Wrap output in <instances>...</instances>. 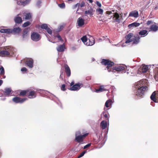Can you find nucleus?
I'll return each mask as SVG.
<instances>
[{
    "mask_svg": "<svg viewBox=\"0 0 158 158\" xmlns=\"http://www.w3.org/2000/svg\"><path fill=\"white\" fill-rule=\"evenodd\" d=\"M126 70L127 71V73L128 74L130 73V75L131 76H134L136 75L137 72H138L136 70H134L133 68L128 67H127Z\"/></svg>",
    "mask_w": 158,
    "mask_h": 158,
    "instance_id": "0eeeda50",
    "label": "nucleus"
},
{
    "mask_svg": "<svg viewBox=\"0 0 158 158\" xmlns=\"http://www.w3.org/2000/svg\"><path fill=\"white\" fill-rule=\"evenodd\" d=\"M17 4L19 5L22 6H24L23 1L22 0H19L17 1Z\"/></svg>",
    "mask_w": 158,
    "mask_h": 158,
    "instance_id": "e433bc0d",
    "label": "nucleus"
},
{
    "mask_svg": "<svg viewBox=\"0 0 158 158\" xmlns=\"http://www.w3.org/2000/svg\"><path fill=\"white\" fill-rule=\"evenodd\" d=\"M91 145V143H89V144H88L86 145H85V146H84V147L83 149H85L89 147H90V146Z\"/></svg>",
    "mask_w": 158,
    "mask_h": 158,
    "instance_id": "09e8293b",
    "label": "nucleus"
},
{
    "mask_svg": "<svg viewBox=\"0 0 158 158\" xmlns=\"http://www.w3.org/2000/svg\"><path fill=\"white\" fill-rule=\"evenodd\" d=\"M81 135V132L80 131H77L76 132L75 134V137L77 136L78 135Z\"/></svg>",
    "mask_w": 158,
    "mask_h": 158,
    "instance_id": "603ef678",
    "label": "nucleus"
},
{
    "mask_svg": "<svg viewBox=\"0 0 158 158\" xmlns=\"http://www.w3.org/2000/svg\"><path fill=\"white\" fill-rule=\"evenodd\" d=\"M5 98H1V100H4L5 99Z\"/></svg>",
    "mask_w": 158,
    "mask_h": 158,
    "instance_id": "338daca9",
    "label": "nucleus"
},
{
    "mask_svg": "<svg viewBox=\"0 0 158 158\" xmlns=\"http://www.w3.org/2000/svg\"><path fill=\"white\" fill-rule=\"evenodd\" d=\"M65 85L64 84L62 85L61 87V89L63 91H65Z\"/></svg>",
    "mask_w": 158,
    "mask_h": 158,
    "instance_id": "8fccbe9b",
    "label": "nucleus"
},
{
    "mask_svg": "<svg viewBox=\"0 0 158 158\" xmlns=\"http://www.w3.org/2000/svg\"><path fill=\"white\" fill-rule=\"evenodd\" d=\"M148 69V65H143L142 67L139 70L140 72L145 73L146 72Z\"/></svg>",
    "mask_w": 158,
    "mask_h": 158,
    "instance_id": "6ab92c4d",
    "label": "nucleus"
},
{
    "mask_svg": "<svg viewBox=\"0 0 158 158\" xmlns=\"http://www.w3.org/2000/svg\"><path fill=\"white\" fill-rule=\"evenodd\" d=\"M65 71L68 77H69L71 75V71L70 69L69 66L66 64L64 65Z\"/></svg>",
    "mask_w": 158,
    "mask_h": 158,
    "instance_id": "a211bd4d",
    "label": "nucleus"
},
{
    "mask_svg": "<svg viewBox=\"0 0 158 158\" xmlns=\"http://www.w3.org/2000/svg\"><path fill=\"white\" fill-rule=\"evenodd\" d=\"M146 80H141L135 84V88L137 89L135 91V94L138 97H141L148 89L145 86Z\"/></svg>",
    "mask_w": 158,
    "mask_h": 158,
    "instance_id": "f03ea898",
    "label": "nucleus"
},
{
    "mask_svg": "<svg viewBox=\"0 0 158 158\" xmlns=\"http://www.w3.org/2000/svg\"><path fill=\"white\" fill-rule=\"evenodd\" d=\"M77 26L79 27H82L85 24V20L82 17L79 18L77 21Z\"/></svg>",
    "mask_w": 158,
    "mask_h": 158,
    "instance_id": "9d476101",
    "label": "nucleus"
},
{
    "mask_svg": "<svg viewBox=\"0 0 158 158\" xmlns=\"http://www.w3.org/2000/svg\"><path fill=\"white\" fill-rule=\"evenodd\" d=\"M19 14H18L17 16H16L14 19L15 22L16 23H22V19L21 17L18 16Z\"/></svg>",
    "mask_w": 158,
    "mask_h": 158,
    "instance_id": "a878e982",
    "label": "nucleus"
},
{
    "mask_svg": "<svg viewBox=\"0 0 158 158\" xmlns=\"http://www.w3.org/2000/svg\"><path fill=\"white\" fill-rule=\"evenodd\" d=\"M80 6V3H77L75 5L73 6V9H74L78 7L79 8V6Z\"/></svg>",
    "mask_w": 158,
    "mask_h": 158,
    "instance_id": "de8ad7c7",
    "label": "nucleus"
},
{
    "mask_svg": "<svg viewBox=\"0 0 158 158\" xmlns=\"http://www.w3.org/2000/svg\"><path fill=\"white\" fill-rule=\"evenodd\" d=\"M139 15L138 12L136 10H134L131 12L129 15V17H132L135 18L138 17Z\"/></svg>",
    "mask_w": 158,
    "mask_h": 158,
    "instance_id": "dca6fc26",
    "label": "nucleus"
},
{
    "mask_svg": "<svg viewBox=\"0 0 158 158\" xmlns=\"http://www.w3.org/2000/svg\"><path fill=\"white\" fill-rule=\"evenodd\" d=\"M114 17L113 18L114 22H116L118 23L120 22V19H119V15L118 14L116 13L114 14L113 15Z\"/></svg>",
    "mask_w": 158,
    "mask_h": 158,
    "instance_id": "aec40b11",
    "label": "nucleus"
},
{
    "mask_svg": "<svg viewBox=\"0 0 158 158\" xmlns=\"http://www.w3.org/2000/svg\"><path fill=\"white\" fill-rule=\"evenodd\" d=\"M41 3V2L40 1H38L37 3V5L39 6Z\"/></svg>",
    "mask_w": 158,
    "mask_h": 158,
    "instance_id": "bf43d9fd",
    "label": "nucleus"
},
{
    "mask_svg": "<svg viewBox=\"0 0 158 158\" xmlns=\"http://www.w3.org/2000/svg\"><path fill=\"white\" fill-rule=\"evenodd\" d=\"M26 63L30 68H32L33 67V61L32 59L27 60L26 62Z\"/></svg>",
    "mask_w": 158,
    "mask_h": 158,
    "instance_id": "f3484780",
    "label": "nucleus"
},
{
    "mask_svg": "<svg viewBox=\"0 0 158 158\" xmlns=\"http://www.w3.org/2000/svg\"><path fill=\"white\" fill-rule=\"evenodd\" d=\"M95 43V41L94 38L92 37H90L88 39V41L85 44V45L89 46H92Z\"/></svg>",
    "mask_w": 158,
    "mask_h": 158,
    "instance_id": "9b49d317",
    "label": "nucleus"
},
{
    "mask_svg": "<svg viewBox=\"0 0 158 158\" xmlns=\"http://www.w3.org/2000/svg\"><path fill=\"white\" fill-rule=\"evenodd\" d=\"M31 23L29 21H27L26 22L24 23L23 24V27H26L30 25Z\"/></svg>",
    "mask_w": 158,
    "mask_h": 158,
    "instance_id": "58836bf2",
    "label": "nucleus"
},
{
    "mask_svg": "<svg viewBox=\"0 0 158 158\" xmlns=\"http://www.w3.org/2000/svg\"><path fill=\"white\" fill-rule=\"evenodd\" d=\"M31 39L33 41L37 42L40 40L41 37L38 33L36 32H33L31 35Z\"/></svg>",
    "mask_w": 158,
    "mask_h": 158,
    "instance_id": "20e7f679",
    "label": "nucleus"
},
{
    "mask_svg": "<svg viewBox=\"0 0 158 158\" xmlns=\"http://www.w3.org/2000/svg\"><path fill=\"white\" fill-rule=\"evenodd\" d=\"M88 1H89V2L90 3H91L92 2H93V0H87Z\"/></svg>",
    "mask_w": 158,
    "mask_h": 158,
    "instance_id": "0e129e2a",
    "label": "nucleus"
},
{
    "mask_svg": "<svg viewBox=\"0 0 158 158\" xmlns=\"http://www.w3.org/2000/svg\"><path fill=\"white\" fill-rule=\"evenodd\" d=\"M150 29L151 31L155 32L158 30V27L157 25L153 24L151 26Z\"/></svg>",
    "mask_w": 158,
    "mask_h": 158,
    "instance_id": "c85d7f7f",
    "label": "nucleus"
},
{
    "mask_svg": "<svg viewBox=\"0 0 158 158\" xmlns=\"http://www.w3.org/2000/svg\"><path fill=\"white\" fill-rule=\"evenodd\" d=\"M140 23L136 22H134L131 24H129L128 25V27L129 28H131L134 27H136L139 26Z\"/></svg>",
    "mask_w": 158,
    "mask_h": 158,
    "instance_id": "4be33fe9",
    "label": "nucleus"
},
{
    "mask_svg": "<svg viewBox=\"0 0 158 158\" xmlns=\"http://www.w3.org/2000/svg\"><path fill=\"white\" fill-rule=\"evenodd\" d=\"M59 6H60V7L62 8H64L65 7V5L64 3L59 4Z\"/></svg>",
    "mask_w": 158,
    "mask_h": 158,
    "instance_id": "a18cd8bd",
    "label": "nucleus"
},
{
    "mask_svg": "<svg viewBox=\"0 0 158 158\" xmlns=\"http://www.w3.org/2000/svg\"><path fill=\"white\" fill-rule=\"evenodd\" d=\"M31 0H26L23 1L24 6L28 4L30 2Z\"/></svg>",
    "mask_w": 158,
    "mask_h": 158,
    "instance_id": "37998d69",
    "label": "nucleus"
},
{
    "mask_svg": "<svg viewBox=\"0 0 158 158\" xmlns=\"http://www.w3.org/2000/svg\"><path fill=\"white\" fill-rule=\"evenodd\" d=\"M74 84V82H72L71 83V86H72V85H73V84Z\"/></svg>",
    "mask_w": 158,
    "mask_h": 158,
    "instance_id": "69168bd1",
    "label": "nucleus"
},
{
    "mask_svg": "<svg viewBox=\"0 0 158 158\" xmlns=\"http://www.w3.org/2000/svg\"><path fill=\"white\" fill-rule=\"evenodd\" d=\"M153 23L152 21L151 20L148 21L147 22V25H149L151 23Z\"/></svg>",
    "mask_w": 158,
    "mask_h": 158,
    "instance_id": "4d7b16f0",
    "label": "nucleus"
},
{
    "mask_svg": "<svg viewBox=\"0 0 158 158\" xmlns=\"http://www.w3.org/2000/svg\"><path fill=\"white\" fill-rule=\"evenodd\" d=\"M96 4L99 7H101V4L98 1H97Z\"/></svg>",
    "mask_w": 158,
    "mask_h": 158,
    "instance_id": "5fc2aeb1",
    "label": "nucleus"
},
{
    "mask_svg": "<svg viewBox=\"0 0 158 158\" xmlns=\"http://www.w3.org/2000/svg\"><path fill=\"white\" fill-rule=\"evenodd\" d=\"M94 11L92 8L90 7V8L87 10L85 11V13L86 14L89 15H92L94 14Z\"/></svg>",
    "mask_w": 158,
    "mask_h": 158,
    "instance_id": "cd10ccee",
    "label": "nucleus"
},
{
    "mask_svg": "<svg viewBox=\"0 0 158 158\" xmlns=\"http://www.w3.org/2000/svg\"><path fill=\"white\" fill-rule=\"evenodd\" d=\"M104 117L106 118H108V115L107 114H105L104 115Z\"/></svg>",
    "mask_w": 158,
    "mask_h": 158,
    "instance_id": "052dcab7",
    "label": "nucleus"
},
{
    "mask_svg": "<svg viewBox=\"0 0 158 158\" xmlns=\"http://www.w3.org/2000/svg\"><path fill=\"white\" fill-rule=\"evenodd\" d=\"M56 37H57L58 39V40L60 41H63V40L61 37L60 36L59 34H58L56 36Z\"/></svg>",
    "mask_w": 158,
    "mask_h": 158,
    "instance_id": "49530a36",
    "label": "nucleus"
},
{
    "mask_svg": "<svg viewBox=\"0 0 158 158\" xmlns=\"http://www.w3.org/2000/svg\"><path fill=\"white\" fill-rule=\"evenodd\" d=\"M106 14L107 15H110L112 14L111 11H107L106 12Z\"/></svg>",
    "mask_w": 158,
    "mask_h": 158,
    "instance_id": "13d9d810",
    "label": "nucleus"
},
{
    "mask_svg": "<svg viewBox=\"0 0 158 158\" xmlns=\"http://www.w3.org/2000/svg\"><path fill=\"white\" fill-rule=\"evenodd\" d=\"M14 49L10 46L6 47L5 50L1 51L0 53L2 55H9L14 53Z\"/></svg>",
    "mask_w": 158,
    "mask_h": 158,
    "instance_id": "7ed1b4c3",
    "label": "nucleus"
},
{
    "mask_svg": "<svg viewBox=\"0 0 158 158\" xmlns=\"http://www.w3.org/2000/svg\"><path fill=\"white\" fill-rule=\"evenodd\" d=\"M4 93V95L5 96L9 97L13 93V91L10 88H6L4 91L1 90Z\"/></svg>",
    "mask_w": 158,
    "mask_h": 158,
    "instance_id": "6e6552de",
    "label": "nucleus"
},
{
    "mask_svg": "<svg viewBox=\"0 0 158 158\" xmlns=\"http://www.w3.org/2000/svg\"><path fill=\"white\" fill-rule=\"evenodd\" d=\"M156 68H157L156 70H157L158 71L156 74L155 76V78L156 81H158V68L157 67Z\"/></svg>",
    "mask_w": 158,
    "mask_h": 158,
    "instance_id": "79ce46f5",
    "label": "nucleus"
},
{
    "mask_svg": "<svg viewBox=\"0 0 158 158\" xmlns=\"http://www.w3.org/2000/svg\"><path fill=\"white\" fill-rule=\"evenodd\" d=\"M5 78V76H3V78Z\"/></svg>",
    "mask_w": 158,
    "mask_h": 158,
    "instance_id": "774afa93",
    "label": "nucleus"
},
{
    "mask_svg": "<svg viewBox=\"0 0 158 158\" xmlns=\"http://www.w3.org/2000/svg\"><path fill=\"white\" fill-rule=\"evenodd\" d=\"M27 99V98H21L19 97H16L12 99V101L15 103H22Z\"/></svg>",
    "mask_w": 158,
    "mask_h": 158,
    "instance_id": "423d86ee",
    "label": "nucleus"
},
{
    "mask_svg": "<svg viewBox=\"0 0 158 158\" xmlns=\"http://www.w3.org/2000/svg\"><path fill=\"white\" fill-rule=\"evenodd\" d=\"M29 94L28 95L29 98H32L36 97V93L35 91L29 90Z\"/></svg>",
    "mask_w": 158,
    "mask_h": 158,
    "instance_id": "412c9836",
    "label": "nucleus"
},
{
    "mask_svg": "<svg viewBox=\"0 0 158 158\" xmlns=\"http://www.w3.org/2000/svg\"><path fill=\"white\" fill-rule=\"evenodd\" d=\"M82 85L81 83L76 84L70 88V90L72 91H76L78 90L80 88V87Z\"/></svg>",
    "mask_w": 158,
    "mask_h": 158,
    "instance_id": "4468645a",
    "label": "nucleus"
},
{
    "mask_svg": "<svg viewBox=\"0 0 158 158\" xmlns=\"http://www.w3.org/2000/svg\"><path fill=\"white\" fill-rule=\"evenodd\" d=\"M111 102L112 100L111 99H109L107 100L105 102V106L107 108L109 107V105L111 104Z\"/></svg>",
    "mask_w": 158,
    "mask_h": 158,
    "instance_id": "f704fd0d",
    "label": "nucleus"
},
{
    "mask_svg": "<svg viewBox=\"0 0 158 158\" xmlns=\"http://www.w3.org/2000/svg\"><path fill=\"white\" fill-rule=\"evenodd\" d=\"M139 33V35H141L142 37H144L148 34V33L147 30H143L140 31Z\"/></svg>",
    "mask_w": 158,
    "mask_h": 158,
    "instance_id": "5701e85b",
    "label": "nucleus"
},
{
    "mask_svg": "<svg viewBox=\"0 0 158 158\" xmlns=\"http://www.w3.org/2000/svg\"><path fill=\"white\" fill-rule=\"evenodd\" d=\"M81 40L85 44L88 41V39L87 38L86 36H83L81 38Z\"/></svg>",
    "mask_w": 158,
    "mask_h": 158,
    "instance_id": "473e14b6",
    "label": "nucleus"
},
{
    "mask_svg": "<svg viewBox=\"0 0 158 158\" xmlns=\"http://www.w3.org/2000/svg\"><path fill=\"white\" fill-rule=\"evenodd\" d=\"M140 37L138 35H135L132 38L131 42L133 44H137L139 42Z\"/></svg>",
    "mask_w": 158,
    "mask_h": 158,
    "instance_id": "2eb2a0df",
    "label": "nucleus"
},
{
    "mask_svg": "<svg viewBox=\"0 0 158 158\" xmlns=\"http://www.w3.org/2000/svg\"><path fill=\"white\" fill-rule=\"evenodd\" d=\"M96 11L98 12L99 14L102 15L103 14V10L102 9L99 8L96 10Z\"/></svg>",
    "mask_w": 158,
    "mask_h": 158,
    "instance_id": "a19ab883",
    "label": "nucleus"
},
{
    "mask_svg": "<svg viewBox=\"0 0 158 158\" xmlns=\"http://www.w3.org/2000/svg\"><path fill=\"white\" fill-rule=\"evenodd\" d=\"M85 3L83 2H81V3L80 4V6L81 7H82L85 6Z\"/></svg>",
    "mask_w": 158,
    "mask_h": 158,
    "instance_id": "3c124183",
    "label": "nucleus"
},
{
    "mask_svg": "<svg viewBox=\"0 0 158 158\" xmlns=\"http://www.w3.org/2000/svg\"><path fill=\"white\" fill-rule=\"evenodd\" d=\"M10 29H1L0 32L2 33H10Z\"/></svg>",
    "mask_w": 158,
    "mask_h": 158,
    "instance_id": "2f4dec72",
    "label": "nucleus"
},
{
    "mask_svg": "<svg viewBox=\"0 0 158 158\" xmlns=\"http://www.w3.org/2000/svg\"><path fill=\"white\" fill-rule=\"evenodd\" d=\"M3 81L0 79V86H1L3 83Z\"/></svg>",
    "mask_w": 158,
    "mask_h": 158,
    "instance_id": "680f3d73",
    "label": "nucleus"
},
{
    "mask_svg": "<svg viewBox=\"0 0 158 158\" xmlns=\"http://www.w3.org/2000/svg\"><path fill=\"white\" fill-rule=\"evenodd\" d=\"M10 33H13L14 35L19 34L21 31V29L19 27H15L13 29H10Z\"/></svg>",
    "mask_w": 158,
    "mask_h": 158,
    "instance_id": "1a4fd4ad",
    "label": "nucleus"
},
{
    "mask_svg": "<svg viewBox=\"0 0 158 158\" xmlns=\"http://www.w3.org/2000/svg\"><path fill=\"white\" fill-rule=\"evenodd\" d=\"M27 71V69L25 67H23L21 69V71L22 72H26Z\"/></svg>",
    "mask_w": 158,
    "mask_h": 158,
    "instance_id": "864d4df0",
    "label": "nucleus"
},
{
    "mask_svg": "<svg viewBox=\"0 0 158 158\" xmlns=\"http://www.w3.org/2000/svg\"><path fill=\"white\" fill-rule=\"evenodd\" d=\"M57 51L59 52H63L64 51L65 49V46L63 44L62 45H59L56 48Z\"/></svg>",
    "mask_w": 158,
    "mask_h": 158,
    "instance_id": "393cba45",
    "label": "nucleus"
},
{
    "mask_svg": "<svg viewBox=\"0 0 158 158\" xmlns=\"http://www.w3.org/2000/svg\"><path fill=\"white\" fill-rule=\"evenodd\" d=\"M100 126L102 129H105L107 126V123L106 121L103 120L100 123Z\"/></svg>",
    "mask_w": 158,
    "mask_h": 158,
    "instance_id": "b1692460",
    "label": "nucleus"
},
{
    "mask_svg": "<svg viewBox=\"0 0 158 158\" xmlns=\"http://www.w3.org/2000/svg\"><path fill=\"white\" fill-rule=\"evenodd\" d=\"M4 73L5 71L4 68L2 66H0V74L4 75Z\"/></svg>",
    "mask_w": 158,
    "mask_h": 158,
    "instance_id": "c9c22d12",
    "label": "nucleus"
},
{
    "mask_svg": "<svg viewBox=\"0 0 158 158\" xmlns=\"http://www.w3.org/2000/svg\"><path fill=\"white\" fill-rule=\"evenodd\" d=\"M24 18L26 19H29L31 17V15L30 13H27L24 15Z\"/></svg>",
    "mask_w": 158,
    "mask_h": 158,
    "instance_id": "72a5a7b5",
    "label": "nucleus"
},
{
    "mask_svg": "<svg viewBox=\"0 0 158 158\" xmlns=\"http://www.w3.org/2000/svg\"><path fill=\"white\" fill-rule=\"evenodd\" d=\"M88 135V133H86L82 135L77 136L75 137V140L76 142L79 143V145H80L81 144L80 142H82L83 141V139Z\"/></svg>",
    "mask_w": 158,
    "mask_h": 158,
    "instance_id": "39448f33",
    "label": "nucleus"
},
{
    "mask_svg": "<svg viewBox=\"0 0 158 158\" xmlns=\"http://www.w3.org/2000/svg\"><path fill=\"white\" fill-rule=\"evenodd\" d=\"M46 30L48 33L49 34L51 35L52 34V30L50 28L48 27Z\"/></svg>",
    "mask_w": 158,
    "mask_h": 158,
    "instance_id": "c03bdc74",
    "label": "nucleus"
},
{
    "mask_svg": "<svg viewBox=\"0 0 158 158\" xmlns=\"http://www.w3.org/2000/svg\"><path fill=\"white\" fill-rule=\"evenodd\" d=\"M155 95L156 93L155 92H154L152 94L150 97V98L152 101H153L155 102H158V100L155 97Z\"/></svg>",
    "mask_w": 158,
    "mask_h": 158,
    "instance_id": "bb28decb",
    "label": "nucleus"
},
{
    "mask_svg": "<svg viewBox=\"0 0 158 158\" xmlns=\"http://www.w3.org/2000/svg\"><path fill=\"white\" fill-rule=\"evenodd\" d=\"M62 73H61V74H60V78L61 80H63V77H62Z\"/></svg>",
    "mask_w": 158,
    "mask_h": 158,
    "instance_id": "e2e57ef3",
    "label": "nucleus"
},
{
    "mask_svg": "<svg viewBox=\"0 0 158 158\" xmlns=\"http://www.w3.org/2000/svg\"><path fill=\"white\" fill-rule=\"evenodd\" d=\"M40 27L42 29H44L45 30H46L48 28L47 25L46 24H42Z\"/></svg>",
    "mask_w": 158,
    "mask_h": 158,
    "instance_id": "4c0bfd02",
    "label": "nucleus"
},
{
    "mask_svg": "<svg viewBox=\"0 0 158 158\" xmlns=\"http://www.w3.org/2000/svg\"><path fill=\"white\" fill-rule=\"evenodd\" d=\"M133 33H130L128 34L126 36V41L125 43L126 44L132 41V38L133 37Z\"/></svg>",
    "mask_w": 158,
    "mask_h": 158,
    "instance_id": "f8f14e48",
    "label": "nucleus"
},
{
    "mask_svg": "<svg viewBox=\"0 0 158 158\" xmlns=\"http://www.w3.org/2000/svg\"><path fill=\"white\" fill-rule=\"evenodd\" d=\"M101 63L102 64L105 65H107L106 69L108 70V72H114V70L116 71L120 72L122 71V72L125 73L126 72V66H125L123 65H119L114 67L113 69H110L113 65L114 64V63L108 60L103 59L102 60Z\"/></svg>",
    "mask_w": 158,
    "mask_h": 158,
    "instance_id": "f257e3e1",
    "label": "nucleus"
},
{
    "mask_svg": "<svg viewBox=\"0 0 158 158\" xmlns=\"http://www.w3.org/2000/svg\"><path fill=\"white\" fill-rule=\"evenodd\" d=\"M108 85H102L99 88L96 90V91L97 93L102 92L104 91L108 90V89L106 88L108 87Z\"/></svg>",
    "mask_w": 158,
    "mask_h": 158,
    "instance_id": "ddd939ff",
    "label": "nucleus"
},
{
    "mask_svg": "<svg viewBox=\"0 0 158 158\" xmlns=\"http://www.w3.org/2000/svg\"><path fill=\"white\" fill-rule=\"evenodd\" d=\"M64 27L62 25L60 26L58 28V30L59 31H60L61 30H62Z\"/></svg>",
    "mask_w": 158,
    "mask_h": 158,
    "instance_id": "6e6d98bb",
    "label": "nucleus"
},
{
    "mask_svg": "<svg viewBox=\"0 0 158 158\" xmlns=\"http://www.w3.org/2000/svg\"><path fill=\"white\" fill-rule=\"evenodd\" d=\"M86 152V151H84L82 152L78 156L77 158H80L83 156L84 155Z\"/></svg>",
    "mask_w": 158,
    "mask_h": 158,
    "instance_id": "ea45409f",
    "label": "nucleus"
},
{
    "mask_svg": "<svg viewBox=\"0 0 158 158\" xmlns=\"http://www.w3.org/2000/svg\"><path fill=\"white\" fill-rule=\"evenodd\" d=\"M27 33L28 31H27V30L24 29L23 30V35H22V37L23 39H25L28 36Z\"/></svg>",
    "mask_w": 158,
    "mask_h": 158,
    "instance_id": "7c9ffc66",
    "label": "nucleus"
},
{
    "mask_svg": "<svg viewBox=\"0 0 158 158\" xmlns=\"http://www.w3.org/2000/svg\"><path fill=\"white\" fill-rule=\"evenodd\" d=\"M29 89H27L24 90H21L19 94V96H24L26 94H27L29 92Z\"/></svg>",
    "mask_w": 158,
    "mask_h": 158,
    "instance_id": "c756f323",
    "label": "nucleus"
}]
</instances>
